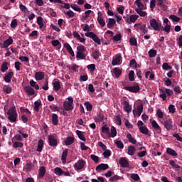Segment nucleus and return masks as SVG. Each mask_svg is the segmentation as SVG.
Instances as JSON below:
<instances>
[{
  "instance_id": "f704fd0d",
  "label": "nucleus",
  "mask_w": 182,
  "mask_h": 182,
  "mask_svg": "<svg viewBox=\"0 0 182 182\" xmlns=\"http://www.w3.org/2000/svg\"><path fill=\"white\" fill-rule=\"evenodd\" d=\"M169 164L171 166V167H173V168H176V170H180V168H181V166L176 164V161H174V160H170Z\"/></svg>"
},
{
  "instance_id": "2f4dec72",
  "label": "nucleus",
  "mask_w": 182,
  "mask_h": 182,
  "mask_svg": "<svg viewBox=\"0 0 182 182\" xmlns=\"http://www.w3.org/2000/svg\"><path fill=\"white\" fill-rule=\"evenodd\" d=\"M54 173L56 176L60 177L61 176H63L64 171L60 168L57 167L54 168Z\"/></svg>"
},
{
  "instance_id": "5fc2aeb1",
  "label": "nucleus",
  "mask_w": 182,
  "mask_h": 182,
  "mask_svg": "<svg viewBox=\"0 0 182 182\" xmlns=\"http://www.w3.org/2000/svg\"><path fill=\"white\" fill-rule=\"evenodd\" d=\"M129 43L131 46H137V40L135 38L132 37L129 39Z\"/></svg>"
},
{
  "instance_id": "20e7f679",
  "label": "nucleus",
  "mask_w": 182,
  "mask_h": 182,
  "mask_svg": "<svg viewBox=\"0 0 182 182\" xmlns=\"http://www.w3.org/2000/svg\"><path fill=\"white\" fill-rule=\"evenodd\" d=\"M68 101H65L63 102V107L64 110H65L66 112H70L74 109L73 99L71 97H70L68 98Z\"/></svg>"
},
{
  "instance_id": "9d476101",
  "label": "nucleus",
  "mask_w": 182,
  "mask_h": 182,
  "mask_svg": "<svg viewBox=\"0 0 182 182\" xmlns=\"http://www.w3.org/2000/svg\"><path fill=\"white\" fill-rule=\"evenodd\" d=\"M164 126L166 130H171L173 129V121L170 118L164 121Z\"/></svg>"
},
{
  "instance_id": "49530a36",
  "label": "nucleus",
  "mask_w": 182,
  "mask_h": 182,
  "mask_svg": "<svg viewBox=\"0 0 182 182\" xmlns=\"http://www.w3.org/2000/svg\"><path fill=\"white\" fill-rule=\"evenodd\" d=\"M30 86H31V87H34L36 90H39V85L36 84V82L33 80H30Z\"/></svg>"
},
{
  "instance_id": "f257e3e1",
  "label": "nucleus",
  "mask_w": 182,
  "mask_h": 182,
  "mask_svg": "<svg viewBox=\"0 0 182 182\" xmlns=\"http://www.w3.org/2000/svg\"><path fill=\"white\" fill-rule=\"evenodd\" d=\"M8 119L11 123H15L18 119V113L16 112V107H11L7 112Z\"/></svg>"
},
{
  "instance_id": "09e8293b",
  "label": "nucleus",
  "mask_w": 182,
  "mask_h": 182,
  "mask_svg": "<svg viewBox=\"0 0 182 182\" xmlns=\"http://www.w3.org/2000/svg\"><path fill=\"white\" fill-rule=\"evenodd\" d=\"M70 8L75 11L76 12H82V9L77 6V4H70Z\"/></svg>"
},
{
  "instance_id": "37998d69",
  "label": "nucleus",
  "mask_w": 182,
  "mask_h": 182,
  "mask_svg": "<svg viewBox=\"0 0 182 182\" xmlns=\"http://www.w3.org/2000/svg\"><path fill=\"white\" fill-rule=\"evenodd\" d=\"M68 157V149H65L62 154L61 160L63 163L66 162V158Z\"/></svg>"
},
{
  "instance_id": "473e14b6",
  "label": "nucleus",
  "mask_w": 182,
  "mask_h": 182,
  "mask_svg": "<svg viewBox=\"0 0 182 182\" xmlns=\"http://www.w3.org/2000/svg\"><path fill=\"white\" fill-rule=\"evenodd\" d=\"M134 153H136V148L134 146H128V152L127 154L129 156H134Z\"/></svg>"
},
{
  "instance_id": "338daca9",
  "label": "nucleus",
  "mask_w": 182,
  "mask_h": 182,
  "mask_svg": "<svg viewBox=\"0 0 182 182\" xmlns=\"http://www.w3.org/2000/svg\"><path fill=\"white\" fill-rule=\"evenodd\" d=\"M119 179H120V176H119L117 175H114L109 178V181L116 182V181H117V180H119Z\"/></svg>"
},
{
  "instance_id": "4468645a",
  "label": "nucleus",
  "mask_w": 182,
  "mask_h": 182,
  "mask_svg": "<svg viewBox=\"0 0 182 182\" xmlns=\"http://www.w3.org/2000/svg\"><path fill=\"white\" fill-rule=\"evenodd\" d=\"M107 168H109V165L107 164H100L96 167L95 170L97 173H100V171H104V170H107Z\"/></svg>"
},
{
  "instance_id": "5701e85b",
  "label": "nucleus",
  "mask_w": 182,
  "mask_h": 182,
  "mask_svg": "<svg viewBox=\"0 0 182 182\" xmlns=\"http://www.w3.org/2000/svg\"><path fill=\"white\" fill-rule=\"evenodd\" d=\"M65 146H70V144H73L75 143V137L73 136H68L66 139L64 141Z\"/></svg>"
},
{
  "instance_id": "7c9ffc66",
  "label": "nucleus",
  "mask_w": 182,
  "mask_h": 182,
  "mask_svg": "<svg viewBox=\"0 0 182 182\" xmlns=\"http://www.w3.org/2000/svg\"><path fill=\"white\" fill-rule=\"evenodd\" d=\"M101 130L105 134H110V128H109L107 124L102 126Z\"/></svg>"
},
{
  "instance_id": "603ef678",
  "label": "nucleus",
  "mask_w": 182,
  "mask_h": 182,
  "mask_svg": "<svg viewBox=\"0 0 182 182\" xmlns=\"http://www.w3.org/2000/svg\"><path fill=\"white\" fill-rule=\"evenodd\" d=\"M135 4L136 6H138V9H144V4L141 3V0H136Z\"/></svg>"
},
{
  "instance_id": "a19ab883",
  "label": "nucleus",
  "mask_w": 182,
  "mask_h": 182,
  "mask_svg": "<svg viewBox=\"0 0 182 182\" xmlns=\"http://www.w3.org/2000/svg\"><path fill=\"white\" fill-rule=\"evenodd\" d=\"M42 106V102L41 101H36L34 102V110L35 112H39V108Z\"/></svg>"
},
{
  "instance_id": "1a4fd4ad",
  "label": "nucleus",
  "mask_w": 182,
  "mask_h": 182,
  "mask_svg": "<svg viewBox=\"0 0 182 182\" xmlns=\"http://www.w3.org/2000/svg\"><path fill=\"white\" fill-rule=\"evenodd\" d=\"M122 105H123V109L127 113H130V112H132V105L129 103V100H124Z\"/></svg>"
},
{
  "instance_id": "680f3d73",
  "label": "nucleus",
  "mask_w": 182,
  "mask_h": 182,
  "mask_svg": "<svg viewBox=\"0 0 182 182\" xmlns=\"http://www.w3.org/2000/svg\"><path fill=\"white\" fill-rule=\"evenodd\" d=\"M129 79L130 82H134V71L131 70L129 73Z\"/></svg>"
},
{
  "instance_id": "a878e982",
  "label": "nucleus",
  "mask_w": 182,
  "mask_h": 182,
  "mask_svg": "<svg viewBox=\"0 0 182 182\" xmlns=\"http://www.w3.org/2000/svg\"><path fill=\"white\" fill-rule=\"evenodd\" d=\"M42 150H43V140L39 139L38 141L36 151H38V153H41Z\"/></svg>"
},
{
  "instance_id": "79ce46f5",
  "label": "nucleus",
  "mask_w": 182,
  "mask_h": 182,
  "mask_svg": "<svg viewBox=\"0 0 182 182\" xmlns=\"http://www.w3.org/2000/svg\"><path fill=\"white\" fill-rule=\"evenodd\" d=\"M6 70H8V63L4 62L1 67V72H2V73H5Z\"/></svg>"
},
{
  "instance_id": "bb28decb",
  "label": "nucleus",
  "mask_w": 182,
  "mask_h": 182,
  "mask_svg": "<svg viewBox=\"0 0 182 182\" xmlns=\"http://www.w3.org/2000/svg\"><path fill=\"white\" fill-rule=\"evenodd\" d=\"M166 153L167 154H169V156H173L174 157H177L178 156V154L171 148H167Z\"/></svg>"
},
{
  "instance_id": "3c124183",
  "label": "nucleus",
  "mask_w": 182,
  "mask_h": 182,
  "mask_svg": "<svg viewBox=\"0 0 182 182\" xmlns=\"http://www.w3.org/2000/svg\"><path fill=\"white\" fill-rule=\"evenodd\" d=\"M163 31L164 32H166V33H170V31H171V26L169 24H166L164 28L162 27Z\"/></svg>"
},
{
  "instance_id": "864d4df0",
  "label": "nucleus",
  "mask_w": 182,
  "mask_h": 182,
  "mask_svg": "<svg viewBox=\"0 0 182 182\" xmlns=\"http://www.w3.org/2000/svg\"><path fill=\"white\" fill-rule=\"evenodd\" d=\"M148 53L149 58H156V55H157V51L156 50L151 49Z\"/></svg>"
},
{
  "instance_id": "052dcab7",
  "label": "nucleus",
  "mask_w": 182,
  "mask_h": 182,
  "mask_svg": "<svg viewBox=\"0 0 182 182\" xmlns=\"http://www.w3.org/2000/svg\"><path fill=\"white\" fill-rule=\"evenodd\" d=\"M92 39L94 41V42H95V43H97V45L102 44V41H100V38L97 37V35L95 34Z\"/></svg>"
},
{
  "instance_id": "4be33fe9",
  "label": "nucleus",
  "mask_w": 182,
  "mask_h": 182,
  "mask_svg": "<svg viewBox=\"0 0 182 182\" xmlns=\"http://www.w3.org/2000/svg\"><path fill=\"white\" fill-rule=\"evenodd\" d=\"M119 163L121 166V167H128L129 166V161H127V159L124 157L120 158Z\"/></svg>"
},
{
  "instance_id": "c03bdc74",
  "label": "nucleus",
  "mask_w": 182,
  "mask_h": 182,
  "mask_svg": "<svg viewBox=\"0 0 182 182\" xmlns=\"http://www.w3.org/2000/svg\"><path fill=\"white\" fill-rule=\"evenodd\" d=\"M117 135V131H116V128L114 127H111V133L108 134V136H110V137H116Z\"/></svg>"
},
{
  "instance_id": "8fccbe9b",
  "label": "nucleus",
  "mask_w": 182,
  "mask_h": 182,
  "mask_svg": "<svg viewBox=\"0 0 182 182\" xmlns=\"http://www.w3.org/2000/svg\"><path fill=\"white\" fill-rule=\"evenodd\" d=\"M162 69H164V70H171V69H173V67H171V65H169L168 63H164L162 65Z\"/></svg>"
},
{
  "instance_id": "0eeeda50",
  "label": "nucleus",
  "mask_w": 182,
  "mask_h": 182,
  "mask_svg": "<svg viewBox=\"0 0 182 182\" xmlns=\"http://www.w3.org/2000/svg\"><path fill=\"white\" fill-rule=\"evenodd\" d=\"M73 167L75 171H80L85 167V161L83 159L78 160L74 165Z\"/></svg>"
},
{
  "instance_id": "ea45409f",
  "label": "nucleus",
  "mask_w": 182,
  "mask_h": 182,
  "mask_svg": "<svg viewBox=\"0 0 182 182\" xmlns=\"http://www.w3.org/2000/svg\"><path fill=\"white\" fill-rule=\"evenodd\" d=\"M139 129L140 133H142V134H146V136L149 134V129L146 128V127H139Z\"/></svg>"
},
{
  "instance_id": "bf43d9fd",
  "label": "nucleus",
  "mask_w": 182,
  "mask_h": 182,
  "mask_svg": "<svg viewBox=\"0 0 182 182\" xmlns=\"http://www.w3.org/2000/svg\"><path fill=\"white\" fill-rule=\"evenodd\" d=\"M115 144L117 145V149H124V144L120 140L116 141Z\"/></svg>"
},
{
  "instance_id": "cd10ccee",
  "label": "nucleus",
  "mask_w": 182,
  "mask_h": 182,
  "mask_svg": "<svg viewBox=\"0 0 182 182\" xmlns=\"http://www.w3.org/2000/svg\"><path fill=\"white\" fill-rule=\"evenodd\" d=\"M114 25H116V20H114V18H109L108 23L107 25L108 29H112Z\"/></svg>"
},
{
  "instance_id": "f3484780",
  "label": "nucleus",
  "mask_w": 182,
  "mask_h": 182,
  "mask_svg": "<svg viewBox=\"0 0 182 182\" xmlns=\"http://www.w3.org/2000/svg\"><path fill=\"white\" fill-rule=\"evenodd\" d=\"M36 80H43L45 79V73L42 71H38L35 73Z\"/></svg>"
},
{
  "instance_id": "7ed1b4c3",
  "label": "nucleus",
  "mask_w": 182,
  "mask_h": 182,
  "mask_svg": "<svg viewBox=\"0 0 182 182\" xmlns=\"http://www.w3.org/2000/svg\"><path fill=\"white\" fill-rule=\"evenodd\" d=\"M159 92L161 93L159 97H161L164 102L167 99V96H173L174 93L173 90L168 88L159 89Z\"/></svg>"
},
{
  "instance_id": "a18cd8bd",
  "label": "nucleus",
  "mask_w": 182,
  "mask_h": 182,
  "mask_svg": "<svg viewBox=\"0 0 182 182\" xmlns=\"http://www.w3.org/2000/svg\"><path fill=\"white\" fill-rule=\"evenodd\" d=\"M18 147L22 148L23 147V143L21 142V141H15L13 144V148L14 149H18Z\"/></svg>"
},
{
  "instance_id": "e2e57ef3",
  "label": "nucleus",
  "mask_w": 182,
  "mask_h": 182,
  "mask_svg": "<svg viewBox=\"0 0 182 182\" xmlns=\"http://www.w3.org/2000/svg\"><path fill=\"white\" fill-rule=\"evenodd\" d=\"M129 65L131 68H137V62L135 59H132L129 61Z\"/></svg>"
},
{
  "instance_id": "9b49d317",
  "label": "nucleus",
  "mask_w": 182,
  "mask_h": 182,
  "mask_svg": "<svg viewBox=\"0 0 182 182\" xmlns=\"http://www.w3.org/2000/svg\"><path fill=\"white\" fill-rule=\"evenodd\" d=\"M12 43H14V39L12 38V37L10 36L7 40L4 41V43L2 44L1 48L6 49L8 46H10V45H12Z\"/></svg>"
},
{
  "instance_id": "0e129e2a",
  "label": "nucleus",
  "mask_w": 182,
  "mask_h": 182,
  "mask_svg": "<svg viewBox=\"0 0 182 182\" xmlns=\"http://www.w3.org/2000/svg\"><path fill=\"white\" fill-rule=\"evenodd\" d=\"M131 178L134 180V181H139L140 180V176H139V174L137 173H132L131 174Z\"/></svg>"
},
{
  "instance_id": "13d9d810",
  "label": "nucleus",
  "mask_w": 182,
  "mask_h": 182,
  "mask_svg": "<svg viewBox=\"0 0 182 182\" xmlns=\"http://www.w3.org/2000/svg\"><path fill=\"white\" fill-rule=\"evenodd\" d=\"M10 26H11V28H12V29H15V28H16V26H18V20L13 19L11 21Z\"/></svg>"
},
{
  "instance_id": "72a5a7b5",
  "label": "nucleus",
  "mask_w": 182,
  "mask_h": 182,
  "mask_svg": "<svg viewBox=\"0 0 182 182\" xmlns=\"http://www.w3.org/2000/svg\"><path fill=\"white\" fill-rule=\"evenodd\" d=\"M76 134L78 136L80 140H82V141H86V138L85 137V134H83V132L82 131L77 130Z\"/></svg>"
},
{
  "instance_id": "69168bd1",
  "label": "nucleus",
  "mask_w": 182,
  "mask_h": 182,
  "mask_svg": "<svg viewBox=\"0 0 182 182\" xmlns=\"http://www.w3.org/2000/svg\"><path fill=\"white\" fill-rule=\"evenodd\" d=\"M90 157H91V159H92V160L93 161H95V163L96 164H97V163H99V156H96V155H95V154H91V155H90Z\"/></svg>"
},
{
  "instance_id": "c85d7f7f",
  "label": "nucleus",
  "mask_w": 182,
  "mask_h": 182,
  "mask_svg": "<svg viewBox=\"0 0 182 182\" xmlns=\"http://www.w3.org/2000/svg\"><path fill=\"white\" fill-rule=\"evenodd\" d=\"M135 11L142 18L147 16V12L143 11V9H136Z\"/></svg>"
},
{
  "instance_id": "e433bc0d",
  "label": "nucleus",
  "mask_w": 182,
  "mask_h": 182,
  "mask_svg": "<svg viewBox=\"0 0 182 182\" xmlns=\"http://www.w3.org/2000/svg\"><path fill=\"white\" fill-rule=\"evenodd\" d=\"M97 22L102 28H105V26H106V22H105V20H103V18L100 17V16H98L97 17Z\"/></svg>"
},
{
  "instance_id": "c9c22d12",
  "label": "nucleus",
  "mask_w": 182,
  "mask_h": 182,
  "mask_svg": "<svg viewBox=\"0 0 182 182\" xmlns=\"http://www.w3.org/2000/svg\"><path fill=\"white\" fill-rule=\"evenodd\" d=\"M127 139H128L129 143H132V144H137V141L132 136V134H128L127 135Z\"/></svg>"
},
{
  "instance_id": "58836bf2",
  "label": "nucleus",
  "mask_w": 182,
  "mask_h": 182,
  "mask_svg": "<svg viewBox=\"0 0 182 182\" xmlns=\"http://www.w3.org/2000/svg\"><path fill=\"white\" fill-rule=\"evenodd\" d=\"M113 73L116 76V77H120V76H122V71L118 68H114Z\"/></svg>"
},
{
  "instance_id": "6e6d98bb",
  "label": "nucleus",
  "mask_w": 182,
  "mask_h": 182,
  "mask_svg": "<svg viewBox=\"0 0 182 182\" xmlns=\"http://www.w3.org/2000/svg\"><path fill=\"white\" fill-rule=\"evenodd\" d=\"M103 156L105 159H108V157L112 156V152H110V150L109 149H105V151L103 152Z\"/></svg>"
},
{
  "instance_id": "f03ea898",
  "label": "nucleus",
  "mask_w": 182,
  "mask_h": 182,
  "mask_svg": "<svg viewBox=\"0 0 182 182\" xmlns=\"http://www.w3.org/2000/svg\"><path fill=\"white\" fill-rule=\"evenodd\" d=\"M86 47L85 46H78L77 47V53H76V58L77 59H79L80 60H82L83 59H86Z\"/></svg>"
},
{
  "instance_id": "a211bd4d",
  "label": "nucleus",
  "mask_w": 182,
  "mask_h": 182,
  "mask_svg": "<svg viewBox=\"0 0 182 182\" xmlns=\"http://www.w3.org/2000/svg\"><path fill=\"white\" fill-rule=\"evenodd\" d=\"M14 77V72L11 71L8 73L4 77V80L6 83H10L11 80H12V77Z\"/></svg>"
},
{
  "instance_id": "aec40b11",
  "label": "nucleus",
  "mask_w": 182,
  "mask_h": 182,
  "mask_svg": "<svg viewBox=\"0 0 182 182\" xmlns=\"http://www.w3.org/2000/svg\"><path fill=\"white\" fill-rule=\"evenodd\" d=\"M24 90L29 96H33L35 95V90L31 86H26Z\"/></svg>"
},
{
  "instance_id": "6e6552de",
  "label": "nucleus",
  "mask_w": 182,
  "mask_h": 182,
  "mask_svg": "<svg viewBox=\"0 0 182 182\" xmlns=\"http://www.w3.org/2000/svg\"><path fill=\"white\" fill-rule=\"evenodd\" d=\"M134 28H136V31H141L142 33L146 34L149 32V29H147V27H146V24H135Z\"/></svg>"
},
{
  "instance_id": "423d86ee",
  "label": "nucleus",
  "mask_w": 182,
  "mask_h": 182,
  "mask_svg": "<svg viewBox=\"0 0 182 182\" xmlns=\"http://www.w3.org/2000/svg\"><path fill=\"white\" fill-rule=\"evenodd\" d=\"M149 23L150 26L152 28V29H154V31H160L161 29L163 28V26H161V24H159L157 23V21L154 18L151 19Z\"/></svg>"
},
{
  "instance_id": "b1692460",
  "label": "nucleus",
  "mask_w": 182,
  "mask_h": 182,
  "mask_svg": "<svg viewBox=\"0 0 182 182\" xmlns=\"http://www.w3.org/2000/svg\"><path fill=\"white\" fill-rule=\"evenodd\" d=\"M51 120H52V123L54 126H58V124H59V117H58V114H53Z\"/></svg>"
},
{
  "instance_id": "2eb2a0df",
  "label": "nucleus",
  "mask_w": 182,
  "mask_h": 182,
  "mask_svg": "<svg viewBox=\"0 0 182 182\" xmlns=\"http://www.w3.org/2000/svg\"><path fill=\"white\" fill-rule=\"evenodd\" d=\"M120 63H122V55L120 54H118L114 58H113L112 61V65L113 66H116V65H119Z\"/></svg>"
},
{
  "instance_id": "f8f14e48",
  "label": "nucleus",
  "mask_w": 182,
  "mask_h": 182,
  "mask_svg": "<svg viewBox=\"0 0 182 182\" xmlns=\"http://www.w3.org/2000/svg\"><path fill=\"white\" fill-rule=\"evenodd\" d=\"M151 125L153 129H154V130L156 131V133H158V134H160V133H161V127H160V125H159L156 120H153L151 122Z\"/></svg>"
},
{
  "instance_id": "39448f33",
  "label": "nucleus",
  "mask_w": 182,
  "mask_h": 182,
  "mask_svg": "<svg viewBox=\"0 0 182 182\" xmlns=\"http://www.w3.org/2000/svg\"><path fill=\"white\" fill-rule=\"evenodd\" d=\"M124 89L131 93H139L140 92V85H139V83L134 82V85L124 87Z\"/></svg>"
},
{
  "instance_id": "c756f323",
  "label": "nucleus",
  "mask_w": 182,
  "mask_h": 182,
  "mask_svg": "<svg viewBox=\"0 0 182 182\" xmlns=\"http://www.w3.org/2000/svg\"><path fill=\"white\" fill-rule=\"evenodd\" d=\"M53 90L55 92H58V90H60V82L59 81H55L53 82Z\"/></svg>"
},
{
  "instance_id": "ddd939ff",
  "label": "nucleus",
  "mask_w": 182,
  "mask_h": 182,
  "mask_svg": "<svg viewBox=\"0 0 182 182\" xmlns=\"http://www.w3.org/2000/svg\"><path fill=\"white\" fill-rule=\"evenodd\" d=\"M48 143L51 147H55L58 146V140L55 139V136L50 135L48 136Z\"/></svg>"
},
{
  "instance_id": "de8ad7c7",
  "label": "nucleus",
  "mask_w": 182,
  "mask_h": 182,
  "mask_svg": "<svg viewBox=\"0 0 182 182\" xmlns=\"http://www.w3.org/2000/svg\"><path fill=\"white\" fill-rule=\"evenodd\" d=\"M169 19H171L173 22H180V21L181 20L179 17H177V16L173 14L169 16Z\"/></svg>"
},
{
  "instance_id": "4d7b16f0",
  "label": "nucleus",
  "mask_w": 182,
  "mask_h": 182,
  "mask_svg": "<svg viewBox=\"0 0 182 182\" xmlns=\"http://www.w3.org/2000/svg\"><path fill=\"white\" fill-rule=\"evenodd\" d=\"M65 15L68 16V18H75V12L72 10L68 11L66 12L64 11Z\"/></svg>"
},
{
  "instance_id": "dca6fc26",
  "label": "nucleus",
  "mask_w": 182,
  "mask_h": 182,
  "mask_svg": "<svg viewBox=\"0 0 182 182\" xmlns=\"http://www.w3.org/2000/svg\"><path fill=\"white\" fill-rule=\"evenodd\" d=\"M141 113H143V105L141 104L138 105L136 110L133 109V114L134 116H141Z\"/></svg>"
},
{
  "instance_id": "6ab92c4d",
  "label": "nucleus",
  "mask_w": 182,
  "mask_h": 182,
  "mask_svg": "<svg viewBox=\"0 0 182 182\" xmlns=\"http://www.w3.org/2000/svg\"><path fill=\"white\" fill-rule=\"evenodd\" d=\"M64 48H65V49H67L68 53H70V55H71V56H73V58H74L75 51H73V49H72V46H70V44L68 43H65Z\"/></svg>"
},
{
  "instance_id": "412c9836",
  "label": "nucleus",
  "mask_w": 182,
  "mask_h": 182,
  "mask_svg": "<svg viewBox=\"0 0 182 182\" xmlns=\"http://www.w3.org/2000/svg\"><path fill=\"white\" fill-rule=\"evenodd\" d=\"M46 174V168L45 166H41L38 171V178H43Z\"/></svg>"
},
{
  "instance_id": "393cba45",
  "label": "nucleus",
  "mask_w": 182,
  "mask_h": 182,
  "mask_svg": "<svg viewBox=\"0 0 182 182\" xmlns=\"http://www.w3.org/2000/svg\"><path fill=\"white\" fill-rule=\"evenodd\" d=\"M3 92L4 93H6L7 95H9L10 93H12V87L9 85H5L3 86Z\"/></svg>"
},
{
  "instance_id": "774afa93",
  "label": "nucleus",
  "mask_w": 182,
  "mask_h": 182,
  "mask_svg": "<svg viewBox=\"0 0 182 182\" xmlns=\"http://www.w3.org/2000/svg\"><path fill=\"white\" fill-rule=\"evenodd\" d=\"M156 114H157L159 119H163L164 113H163V111H161V109H157Z\"/></svg>"
},
{
  "instance_id": "4c0bfd02",
  "label": "nucleus",
  "mask_w": 182,
  "mask_h": 182,
  "mask_svg": "<svg viewBox=\"0 0 182 182\" xmlns=\"http://www.w3.org/2000/svg\"><path fill=\"white\" fill-rule=\"evenodd\" d=\"M137 19H139L138 15H131L129 16V25L132 23H134V22H136V21H137Z\"/></svg>"
}]
</instances>
